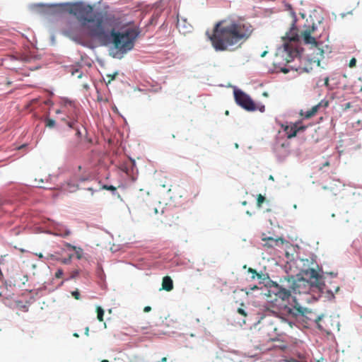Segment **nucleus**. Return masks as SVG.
<instances>
[{
	"label": "nucleus",
	"mask_w": 362,
	"mask_h": 362,
	"mask_svg": "<svg viewBox=\"0 0 362 362\" xmlns=\"http://www.w3.org/2000/svg\"><path fill=\"white\" fill-rule=\"evenodd\" d=\"M286 362H306L305 361H300L295 358H289L286 360Z\"/></svg>",
	"instance_id": "31"
},
{
	"label": "nucleus",
	"mask_w": 362,
	"mask_h": 362,
	"mask_svg": "<svg viewBox=\"0 0 362 362\" xmlns=\"http://www.w3.org/2000/svg\"><path fill=\"white\" fill-rule=\"evenodd\" d=\"M305 129V127L300 125L299 123H293L291 125H286L284 127V132L288 139L294 137L297 132L302 131Z\"/></svg>",
	"instance_id": "12"
},
{
	"label": "nucleus",
	"mask_w": 362,
	"mask_h": 362,
	"mask_svg": "<svg viewBox=\"0 0 362 362\" xmlns=\"http://www.w3.org/2000/svg\"><path fill=\"white\" fill-rule=\"evenodd\" d=\"M247 272L251 274V279L254 280L255 279L259 280V284H263L266 280V276L262 273H258L255 269L252 268H248Z\"/></svg>",
	"instance_id": "16"
},
{
	"label": "nucleus",
	"mask_w": 362,
	"mask_h": 362,
	"mask_svg": "<svg viewBox=\"0 0 362 362\" xmlns=\"http://www.w3.org/2000/svg\"><path fill=\"white\" fill-rule=\"evenodd\" d=\"M264 320L267 324V331L272 332L274 337L287 334L288 332L293 327L291 322L279 315H275L273 317H265Z\"/></svg>",
	"instance_id": "6"
},
{
	"label": "nucleus",
	"mask_w": 362,
	"mask_h": 362,
	"mask_svg": "<svg viewBox=\"0 0 362 362\" xmlns=\"http://www.w3.org/2000/svg\"><path fill=\"white\" fill-rule=\"evenodd\" d=\"M103 189L111 191L112 192L117 190V188L112 185H103L101 187Z\"/></svg>",
	"instance_id": "23"
},
{
	"label": "nucleus",
	"mask_w": 362,
	"mask_h": 362,
	"mask_svg": "<svg viewBox=\"0 0 362 362\" xmlns=\"http://www.w3.org/2000/svg\"><path fill=\"white\" fill-rule=\"evenodd\" d=\"M262 240L265 242V243L263 245L264 247L267 248H272L275 246L278 245V243L281 242V243H284V240L281 238H274L272 237H265L264 234L262 235Z\"/></svg>",
	"instance_id": "13"
},
{
	"label": "nucleus",
	"mask_w": 362,
	"mask_h": 362,
	"mask_svg": "<svg viewBox=\"0 0 362 362\" xmlns=\"http://www.w3.org/2000/svg\"><path fill=\"white\" fill-rule=\"evenodd\" d=\"M329 293H332V290H328L327 291Z\"/></svg>",
	"instance_id": "53"
},
{
	"label": "nucleus",
	"mask_w": 362,
	"mask_h": 362,
	"mask_svg": "<svg viewBox=\"0 0 362 362\" xmlns=\"http://www.w3.org/2000/svg\"><path fill=\"white\" fill-rule=\"evenodd\" d=\"M139 34V32L136 28H127L122 31L112 29L110 32L114 47L122 54H125L134 48Z\"/></svg>",
	"instance_id": "4"
},
{
	"label": "nucleus",
	"mask_w": 362,
	"mask_h": 362,
	"mask_svg": "<svg viewBox=\"0 0 362 362\" xmlns=\"http://www.w3.org/2000/svg\"><path fill=\"white\" fill-rule=\"evenodd\" d=\"M88 332H89V329H88V327H86V335H88Z\"/></svg>",
	"instance_id": "42"
},
{
	"label": "nucleus",
	"mask_w": 362,
	"mask_h": 362,
	"mask_svg": "<svg viewBox=\"0 0 362 362\" xmlns=\"http://www.w3.org/2000/svg\"><path fill=\"white\" fill-rule=\"evenodd\" d=\"M54 124H55V121L54 119H52L49 118L46 119V126L47 127H48L49 128H52L54 127Z\"/></svg>",
	"instance_id": "24"
},
{
	"label": "nucleus",
	"mask_w": 362,
	"mask_h": 362,
	"mask_svg": "<svg viewBox=\"0 0 362 362\" xmlns=\"http://www.w3.org/2000/svg\"><path fill=\"white\" fill-rule=\"evenodd\" d=\"M66 245V247L67 248L71 249V250H74L76 249V246L72 245H71V244H70V243H66V245Z\"/></svg>",
	"instance_id": "32"
},
{
	"label": "nucleus",
	"mask_w": 362,
	"mask_h": 362,
	"mask_svg": "<svg viewBox=\"0 0 362 362\" xmlns=\"http://www.w3.org/2000/svg\"><path fill=\"white\" fill-rule=\"evenodd\" d=\"M264 201H265V197L263 195H262L261 194L257 195V205L259 208H260L262 206V204H263V202Z\"/></svg>",
	"instance_id": "21"
},
{
	"label": "nucleus",
	"mask_w": 362,
	"mask_h": 362,
	"mask_svg": "<svg viewBox=\"0 0 362 362\" xmlns=\"http://www.w3.org/2000/svg\"><path fill=\"white\" fill-rule=\"evenodd\" d=\"M282 71L284 73H287L288 71V70L286 69H282Z\"/></svg>",
	"instance_id": "44"
},
{
	"label": "nucleus",
	"mask_w": 362,
	"mask_h": 362,
	"mask_svg": "<svg viewBox=\"0 0 362 362\" xmlns=\"http://www.w3.org/2000/svg\"><path fill=\"white\" fill-rule=\"evenodd\" d=\"M112 110H113L114 112L117 111V107H112Z\"/></svg>",
	"instance_id": "45"
},
{
	"label": "nucleus",
	"mask_w": 362,
	"mask_h": 362,
	"mask_svg": "<svg viewBox=\"0 0 362 362\" xmlns=\"http://www.w3.org/2000/svg\"><path fill=\"white\" fill-rule=\"evenodd\" d=\"M62 105L66 108L64 111L74 112L76 110V103L75 101L70 100L69 99H63Z\"/></svg>",
	"instance_id": "17"
},
{
	"label": "nucleus",
	"mask_w": 362,
	"mask_h": 362,
	"mask_svg": "<svg viewBox=\"0 0 362 362\" xmlns=\"http://www.w3.org/2000/svg\"><path fill=\"white\" fill-rule=\"evenodd\" d=\"M313 115H310V114H308V115H305V118H307V119H309V118H310V117H312Z\"/></svg>",
	"instance_id": "38"
},
{
	"label": "nucleus",
	"mask_w": 362,
	"mask_h": 362,
	"mask_svg": "<svg viewBox=\"0 0 362 362\" xmlns=\"http://www.w3.org/2000/svg\"><path fill=\"white\" fill-rule=\"evenodd\" d=\"M255 289H258V286H254L253 287L251 288V290H255Z\"/></svg>",
	"instance_id": "41"
},
{
	"label": "nucleus",
	"mask_w": 362,
	"mask_h": 362,
	"mask_svg": "<svg viewBox=\"0 0 362 362\" xmlns=\"http://www.w3.org/2000/svg\"><path fill=\"white\" fill-rule=\"evenodd\" d=\"M88 189L90 190V191H92L93 192V190L92 188H88Z\"/></svg>",
	"instance_id": "49"
},
{
	"label": "nucleus",
	"mask_w": 362,
	"mask_h": 362,
	"mask_svg": "<svg viewBox=\"0 0 362 362\" xmlns=\"http://www.w3.org/2000/svg\"><path fill=\"white\" fill-rule=\"evenodd\" d=\"M349 105H350V103H346V107H349Z\"/></svg>",
	"instance_id": "48"
},
{
	"label": "nucleus",
	"mask_w": 362,
	"mask_h": 362,
	"mask_svg": "<svg viewBox=\"0 0 362 362\" xmlns=\"http://www.w3.org/2000/svg\"><path fill=\"white\" fill-rule=\"evenodd\" d=\"M284 41V52H285V59L287 63L291 62L294 58L299 57L300 65L295 69L299 73H309L313 69V66H319L322 56L316 54H310L311 57L301 59L300 54L303 51L302 48L298 47L300 35L298 33L296 28L293 26L286 35L282 37Z\"/></svg>",
	"instance_id": "3"
},
{
	"label": "nucleus",
	"mask_w": 362,
	"mask_h": 362,
	"mask_svg": "<svg viewBox=\"0 0 362 362\" xmlns=\"http://www.w3.org/2000/svg\"><path fill=\"white\" fill-rule=\"evenodd\" d=\"M71 296L76 299L79 300L81 298L80 293L78 289L71 292Z\"/></svg>",
	"instance_id": "25"
},
{
	"label": "nucleus",
	"mask_w": 362,
	"mask_h": 362,
	"mask_svg": "<svg viewBox=\"0 0 362 362\" xmlns=\"http://www.w3.org/2000/svg\"><path fill=\"white\" fill-rule=\"evenodd\" d=\"M72 257H73V255H69V258H68V259H64L62 261V262H63L64 264H68V263L70 262V260H71V259L72 258Z\"/></svg>",
	"instance_id": "33"
},
{
	"label": "nucleus",
	"mask_w": 362,
	"mask_h": 362,
	"mask_svg": "<svg viewBox=\"0 0 362 362\" xmlns=\"http://www.w3.org/2000/svg\"><path fill=\"white\" fill-rule=\"evenodd\" d=\"M285 311L289 317L295 319L296 320L304 322L308 325L315 323L319 329H323L322 325L320 324V322L322 318V315H317L308 308L302 307L296 301L294 305L291 307H286Z\"/></svg>",
	"instance_id": "5"
},
{
	"label": "nucleus",
	"mask_w": 362,
	"mask_h": 362,
	"mask_svg": "<svg viewBox=\"0 0 362 362\" xmlns=\"http://www.w3.org/2000/svg\"><path fill=\"white\" fill-rule=\"evenodd\" d=\"M78 170H79V173H76V175H74V181L82 182L90 180L91 179L92 176L89 171L83 170V172H81V166H80V165L78 166Z\"/></svg>",
	"instance_id": "14"
},
{
	"label": "nucleus",
	"mask_w": 362,
	"mask_h": 362,
	"mask_svg": "<svg viewBox=\"0 0 362 362\" xmlns=\"http://www.w3.org/2000/svg\"><path fill=\"white\" fill-rule=\"evenodd\" d=\"M70 234V232L69 231H66L64 234V235H69Z\"/></svg>",
	"instance_id": "46"
},
{
	"label": "nucleus",
	"mask_w": 362,
	"mask_h": 362,
	"mask_svg": "<svg viewBox=\"0 0 362 362\" xmlns=\"http://www.w3.org/2000/svg\"><path fill=\"white\" fill-rule=\"evenodd\" d=\"M329 100H322L317 105H314L310 110L306 112V113H317V112H324L326 107L329 105Z\"/></svg>",
	"instance_id": "15"
},
{
	"label": "nucleus",
	"mask_w": 362,
	"mask_h": 362,
	"mask_svg": "<svg viewBox=\"0 0 362 362\" xmlns=\"http://www.w3.org/2000/svg\"><path fill=\"white\" fill-rule=\"evenodd\" d=\"M79 274V272L78 270H74L71 272V277L75 278Z\"/></svg>",
	"instance_id": "30"
},
{
	"label": "nucleus",
	"mask_w": 362,
	"mask_h": 362,
	"mask_svg": "<svg viewBox=\"0 0 362 362\" xmlns=\"http://www.w3.org/2000/svg\"><path fill=\"white\" fill-rule=\"evenodd\" d=\"M151 310V308L150 306H146L144 308V311L145 313H148L149 311Z\"/></svg>",
	"instance_id": "34"
},
{
	"label": "nucleus",
	"mask_w": 362,
	"mask_h": 362,
	"mask_svg": "<svg viewBox=\"0 0 362 362\" xmlns=\"http://www.w3.org/2000/svg\"><path fill=\"white\" fill-rule=\"evenodd\" d=\"M325 85L327 86H328V85H329V78L328 77H326L325 78Z\"/></svg>",
	"instance_id": "35"
},
{
	"label": "nucleus",
	"mask_w": 362,
	"mask_h": 362,
	"mask_svg": "<svg viewBox=\"0 0 362 362\" xmlns=\"http://www.w3.org/2000/svg\"><path fill=\"white\" fill-rule=\"evenodd\" d=\"M74 251L75 252L76 258L78 259H81L83 257V249L81 247H76Z\"/></svg>",
	"instance_id": "22"
},
{
	"label": "nucleus",
	"mask_w": 362,
	"mask_h": 362,
	"mask_svg": "<svg viewBox=\"0 0 362 362\" xmlns=\"http://www.w3.org/2000/svg\"><path fill=\"white\" fill-rule=\"evenodd\" d=\"M356 59L355 58H352L349 62V66L350 68H353L356 66Z\"/></svg>",
	"instance_id": "28"
},
{
	"label": "nucleus",
	"mask_w": 362,
	"mask_h": 362,
	"mask_svg": "<svg viewBox=\"0 0 362 362\" xmlns=\"http://www.w3.org/2000/svg\"><path fill=\"white\" fill-rule=\"evenodd\" d=\"M272 296H275L274 301H277L279 299L284 301L290 297L291 292L288 289L282 288L276 283H274L273 285L270 286L268 294V296L270 298H272Z\"/></svg>",
	"instance_id": "10"
},
{
	"label": "nucleus",
	"mask_w": 362,
	"mask_h": 362,
	"mask_svg": "<svg viewBox=\"0 0 362 362\" xmlns=\"http://www.w3.org/2000/svg\"><path fill=\"white\" fill-rule=\"evenodd\" d=\"M162 289L166 291H170L173 289V282L170 276H166L163 278Z\"/></svg>",
	"instance_id": "18"
},
{
	"label": "nucleus",
	"mask_w": 362,
	"mask_h": 362,
	"mask_svg": "<svg viewBox=\"0 0 362 362\" xmlns=\"http://www.w3.org/2000/svg\"><path fill=\"white\" fill-rule=\"evenodd\" d=\"M313 26L312 30L306 29L301 33V37L305 44L311 45L310 49L312 50V54H316L317 55L322 56L324 51L322 48L319 47L318 44L315 37L311 36V33L314 30Z\"/></svg>",
	"instance_id": "9"
},
{
	"label": "nucleus",
	"mask_w": 362,
	"mask_h": 362,
	"mask_svg": "<svg viewBox=\"0 0 362 362\" xmlns=\"http://www.w3.org/2000/svg\"><path fill=\"white\" fill-rule=\"evenodd\" d=\"M305 275L308 276L310 280L314 279L315 281H317L320 277L318 272L313 268L307 269L304 272Z\"/></svg>",
	"instance_id": "19"
},
{
	"label": "nucleus",
	"mask_w": 362,
	"mask_h": 362,
	"mask_svg": "<svg viewBox=\"0 0 362 362\" xmlns=\"http://www.w3.org/2000/svg\"><path fill=\"white\" fill-rule=\"evenodd\" d=\"M74 335L75 337H78V335L76 333H75Z\"/></svg>",
	"instance_id": "50"
},
{
	"label": "nucleus",
	"mask_w": 362,
	"mask_h": 362,
	"mask_svg": "<svg viewBox=\"0 0 362 362\" xmlns=\"http://www.w3.org/2000/svg\"><path fill=\"white\" fill-rule=\"evenodd\" d=\"M39 257H40V258H41V257H42V254H40V255H39Z\"/></svg>",
	"instance_id": "51"
},
{
	"label": "nucleus",
	"mask_w": 362,
	"mask_h": 362,
	"mask_svg": "<svg viewBox=\"0 0 362 362\" xmlns=\"http://www.w3.org/2000/svg\"><path fill=\"white\" fill-rule=\"evenodd\" d=\"M58 6L75 16L80 25L88 30L91 36L98 39L107 36L104 29L105 16L100 12L94 13L92 6L83 2L61 4Z\"/></svg>",
	"instance_id": "2"
},
{
	"label": "nucleus",
	"mask_w": 362,
	"mask_h": 362,
	"mask_svg": "<svg viewBox=\"0 0 362 362\" xmlns=\"http://www.w3.org/2000/svg\"><path fill=\"white\" fill-rule=\"evenodd\" d=\"M54 111H55V113H57V114H59V113H60L62 112V110H58V109L54 110Z\"/></svg>",
	"instance_id": "43"
},
{
	"label": "nucleus",
	"mask_w": 362,
	"mask_h": 362,
	"mask_svg": "<svg viewBox=\"0 0 362 362\" xmlns=\"http://www.w3.org/2000/svg\"><path fill=\"white\" fill-rule=\"evenodd\" d=\"M339 291V286H337L334 289V292L337 293Z\"/></svg>",
	"instance_id": "39"
},
{
	"label": "nucleus",
	"mask_w": 362,
	"mask_h": 362,
	"mask_svg": "<svg viewBox=\"0 0 362 362\" xmlns=\"http://www.w3.org/2000/svg\"><path fill=\"white\" fill-rule=\"evenodd\" d=\"M45 105H52V101L50 100H47L45 101Z\"/></svg>",
	"instance_id": "36"
},
{
	"label": "nucleus",
	"mask_w": 362,
	"mask_h": 362,
	"mask_svg": "<svg viewBox=\"0 0 362 362\" xmlns=\"http://www.w3.org/2000/svg\"><path fill=\"white\" fill-rule=\"evenodd\" d=\"M243 205H245V204H246V202H243Z\"/></svg>",
	"instance_id": "52"
},
{
	"label": "nucleus",
	"mask_w": 362,
	"mask_h": 362,
	"mask_svg": "<svg viewBox=\"0 0 362 362\" xmlns=\"http://www.w3.org/2000/svg\"><path fill=\"white\" fill-rule=\"evenodd\" d=\"M96 312H97V318L100 322L103 321V316H104V310L100 307L98 306L96 308Z\"/></svg>",
	"instance_id": "20"
},
{
	"label": "nucleus",
	"mask_w": 362,
	"mask_h": 362,
	"mask_svg": "<svg viewBox=\"0 0 362 362\" xmlns=\"http://www.w3.org/2000/svg\"><path fill=\"white\" fill-rule=\"evenodd\" d=\"M329 165V162L327 161L323 164V167H327Z\"/></svg>",
	"instance_id": "37"
},
{
	"label": "nucleus",
	"mask_w": 362,
	"mask_h": 362,
	"mask_svg": "<svg viewBox=\"0 0 362 362\" xmlns=\"http://www.w3.org/2000/svg\"><path fill=\"white\" fill-rule=\"evenodd\" d=\"M117 72H116V73H115V74H112V75H107V76L108 78H110V80L108 81V83H110L112 81H113V80L115 78V77H116V76H117Z\"/></svg>",
	"instance_id": "29"
},
{
	"label": "nucleus",
	"mask_w": 362,
	"mask_h": 362,
	"mask_svg": "<svg viewBox=\"0 0 362 362\" xmlns=\"http://www.w3.org/2000/svg\"><path fill=\"white\" fill-rule=\"evenodd\" d=\"M252 25L241 18L228 17L217 22L209 39L217 52H233L251 36Z\"/></svg>",
	"instance_id": "1"
},
{
	"label": "nucleus",
	"mask_w": 362,
	"mask_h": 362,
	"mask_svg": "<svg viewBox=\"0 0 362 362\" xmlns=\"http://www.w3.org/2000/svg\"><path fill=\"white\" fill-rule=\"evenodd\" d=\"M234 98L236 103L247 111H264V105L256 104L252 98L243 90L235 88L233 90Z\"/></svg>",
	"instance_id": "7"
},
{
	"label": "nucleus",
	"mask_w": 362,
	"mask_h": 362,
	"mask_svg": "<svg viewBox=\"0 0 362 362\" xmlns=\"http://www.w3.org/2000/svg\"><path fill=\"white\" fill-rule=\"evenodd\" d=\"M64 274V272L62 269H58L55 273V277L57 279H60L62 277Z\"/></svg>",
	"instance_id": "26"
},
{
	"label": "nucleus",
	"mask_w": 362,
	"mask_h": 362,
	"mask_svg": "<svg viewBox=\"0 0 362 362\" xmlns=\"http://www.w3.org/2000/svg\"><path fill=\"white\" fill-rule=\"evenodd\" d=\"M267 51H264L262 54H261V57H264L266 54H267Z\"/></svg>",
	"instance_id": "40"
},
{
	"label": "nucleus",
	"mask_w": 362,
	"mask_h": 362,
	"mask_svg": "<svg viewBox=\"0 0 362 362\" xmlns=\"http://www.w3.org/2000/svg\"><path fill=\"white\" fill-rule=\"evenodd\" d=\"M62 122L64 123L66 126V132L67 133V135L73 134L74 136V139L73 142L75 144H79L81 141L82 136V132L81 129L82 128L84 131H86L83 125L75 120L62 119Z\"/></svg>",
	"instance_id": "8"
},
{
	"label": "nucleus",
	"mask_w": 362,
	"mask_h": 362,
	"mask_svg": "<svg viewBox=\"0 0 362 362\" xmlns=\"http://www.w3.org/2000/svg\"><path fill=\"white\" fill-rule=\"evenodd\" d=\"M238 313H239L240 315H241L243 317H247V314L246 313V311L243 308H239L237 310Z\"/></svg>",
	"instance_id": "27"
},
{
	"label": "nucleus",
	"mask_w": 362,
	"mask_h": 362,
	"mask_svg": "<svg viewBox=\"0 0 362 362\" xmlns=\"http://www.w3.org/2000/svg\"><path fill=\"white\" fill-rule=\"evenodd\" d=\"M101 362H109V361H108V360H107V359H103V360L101 361Z\"/></svg>",
	"instance_id": "47"
},
{
	"label": "nucleus",
	"mask_w": 362,
	"mask_h": 362,
	"mask_svg": "<svg viewBox=\"0 0 362 362\" xmlns=\"http://www.w3.org/2000/svg\"><path fill=\"white\" fill-rule=\"evenodd\" d=\"M80 30L81 28L79 25L71 22H67L64 33L70 37H75L79 35Z\"/></svg>",
	"instance_id": "11"
}]
</instances>
